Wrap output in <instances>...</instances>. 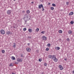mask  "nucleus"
Listing matches in <instances>:
<instances>
[{
    "mask_svg": "<svg viewBox=\"0 0 74 74\" xmlns=\"http://www.w3.org/2000/svg\"><path fill=\"white\" fill-rule=\"evenodd\" d=\"M48 57L49 59H52L55 62H58V59L56 58V56L55 55H48Z\"/></svg>",
    "mask_w": 74,
    "mask_h": 74,
    "instance_id": "1",
    "label": "nucleus"
},
{
    "mask_svg": "<svg viewBox=\"0 0 74 74\" xmlns=\"http://www.w3.org/2000/svg\"><path fill=\"white\" fill-rule=\"evenodd\" d=\"M26 13H27V14H26L25 15V16L24 18L27 21V19H30V15L29 14L30 13V11L29 10H28L27 11Z\"/></svg>",
    "mask_w": 74,
    "mask_h": 74,
    "instance_id": "2",
    "label": "nucleus"
},
{
    "mask_svg": "<svg viewBox=\"0 0 74 74\" xmlns=\"http://www.w3.org/2000/svg\"><path fill=\"white\" fill-rule=\"evenodd\" d=\"M42 40H44L45 41H46L47 39V38L45 36H43L42 37Z\"/></svg>",
    "mask_w": 74,
    "mask_h": 74,
    "instance_id": "3",
    "label": "nucleus"
},
{
    "mask_svg": "<svg viewBox=\"0 0 74 74\" xmlns=\"http://www.w3.org/2000/svg\"><path fill=\"white\" fill-rule=\"evenodd\" d=\"M0 32L2 34H3V35H4V34H5V31L3 29H2L0 31Z\"/></svg>",
    "mask_w": 74,
    "mask_h": 74,
    "instance_id": "4",
    "label": "nucleus"
},
{
    "mask_svg": "<svg viewBox=\"0 0 74 74\" xmlns=\"http://www.w3.org/2000/svg\"><path fill=\"white\" fill-rule=\"evenodd\" d=\"M17 61L18 62H22V59L21 58V59H19V58H18L17 59Z\"/></svg>",
    "mask_w": 74,
    "mask_h": 74,
    "instance_id": "5",
    "label": "nucleus"
},
{
    "mask_svg": "<svg viewBox=\"0 0 74 74\" xmlns=\"http://www.w3.org/2000/svg\"><path fill=\"white\" fill-rule=\"evenodd\" d=\"M59 67L60 68V69L61 70H62L63 69V67L61 65L59 66Z\"/></svg>",
    "mask_w": 74,
    "mask_h": 74,
    "instance_id": "6",
    "label": "nucleus"
},
{
    "mask_svg": "<svg viewBox=\"0 0 74 74\" xmlns=\"http://www.w3.org/2000/svg\"><path fill=\"white\" fill-rule=\"evenodd\" d=\"M43 5H42V4L39 5V8L40 9H41L42 7V8L43 7Z\"/></svg>",
    "mask_w": 74,
    "mask_h": 74,
    "instance_id": "7",
    "label": "nucleus"
},
{
    "mask_svg": "<svg viewBox=\"0 0 74 74\" xmlns=\"http://www.w3.org/2000/svg\"><path fill=\"white\" fill-rule=\"evenodd\" d=\"M26 50L27 52H30V51H31V49L29 48H27L26 49Z\"/></svg>",
    "mask_w": 74,
    "mask_h": 74,
    "instance_id": "8",
    "label": "nucleus"
},
{
    "mask_svg": "<svg viewBox=\"0 0 74 74\" xmlns=\"http://www.w3.org/2000/svg\"><path fill=\"white\" fill-rule=\"evenodd\" d=\"M14 45H13V47L14 48H15V47H16V44L15 43H13Z\"/></svg>",
    "mask_w": 74,
    "mask_h": 74,
    "instance_id": "9",
    "label": "nucleus"
},
{
    "mask_svg": "<svg viewBox=\"0 0 74 74\" xmlns=\"http://www.w3.org/2000/svg\"><path fill=\"white\" fill-rule=\"evenodd\" d=\"M73 14H74V13L73 12H71L69 13V15H73Z\"/></svg>",
    "mask_w": 74,
    "mask_h": 74,
    "instance_id": "10",
    "label": "nucleus"
},
{
    "mask_svg": "<svg viewBox=\"0 0 74 74\" xmlns=\"http://www.w3.org/2000/svg\"><path fill=\"white\" fill-rule=\"evenodd\" d=\"M55 49H56V50H59L60 49V47H56Z\"/></svg>",
    "mask_w": 74,
    "mask_h": 74,
    "instance_id": "11",
    "label": "nucleus"
},
{
    "mask_svg": "<svg viewBox=\"0 0 74 74\" xmlns=\"http://www.w3.org/2000/svg\"><path fill=\"white\" fill-rule=\"evenodd\" d=\"M28 32H29V33H31V32H32V29H28Z\"/></svg>",
    "mask_w": 74,
    "mask_h": 74,
    "instance_id": "12",
    "label": "nucleus"
},
{
    "mask_svg": "<svg viewBox=\"0 0 74 74\" xmlns=\"http://www.w3.org/2000/svg\"><path fill=\"white\" fill-rule=\"evenodd\" d=\"M68 33L69 34H71L72 33V31L70 30H69L68 32Z\"/></svg>",
    "mask_w": 74,
    "mask_h": 74,
    "instance_id": "13",
    "label": "nucleus"
},
{
    "mask_svg": "<svg viewBox=\"0 0 74 74\" xmlns=\"http://www.w3.org/2000/svg\"><path fill=\"white\" fill-rule=\"evenodd\" d=\"M11 59L13 60H15V58L14 56H12Z\"/></svg>",
    "mask_w": 74,
    "mask_h": 74,
    "instance_id": "14",
    "label": "nucleus"
},
{
    "mask_svg": "<svg viewBox=\"0 0 74 74\" xmlns=\"http://www.w3.org/2000/svg\"><path fill=\"white\" fill-rule=\"evenodd\" d=\"M6 34H7L8 35H9L10 34V31H7L6 32Z\"/></svg>",
    "mask_w": 74,
    "mask_h": 74,
    "instance_id": "15",
    "label": "nucleus"
},
{
    "mask_svg": "<svg viewBox=\"0 0 74 74\" xmlns=\"http://www.w3.org/2000/svg\"><path fill=\"white\" fill-rule=\"evenodd\" d=\"M10 66L11 67H13L14 66V65H13V64L12 63L10 64Z\"/></svg>",
    "mask_w": 74,
    "mask_h": 74,
    "instance_id": "16",
    "label": "nucleus"
},
{
    "mask_svg": "<svg viewBox=\"0 0 74 74\" xmlns=\"http://www.w3.org/2000/svg\"><path fill=\"white\" fill-rule=\"evenodd\" d=\"M59 33H60V34L62 33V30H59Z\"/></svg>",
    "mask_w": 74,
    "mask_h": 74,
    "instance_id": "17",
    "label": "nucleus"
},
{
    "mask_svg": "<svg viewBox=\"0 0 74 74\" xmlns=\"http://www.w3.org/2000/svg\"><path fill=\"white\" fill-rule=\"evenodd\" d=\"M70 23H71V24L72 25H73V24H74V21H72Z\"/></svg>",
    "mask_w": 74,
    "mask_h": 74,
    "instance_id": "18",
    "label": "nucleus"
},
{
    "mask_svg": "<svg viewBox=\"0 0 74 74\" xmlns=\"http://www.w3.org/2000/svg\"><path fill=\"white\" fill-rule=\"evenodd\" d=\"M47 46V47H51V44H50V43L48 44Z\"/></svg>",
    "mask_w": 74,
    "mask_h": 74,
    "instance_id": "19",
    "label": "nucleus"
},
{
    "mask_svg": "<svg viewBox=\"0 0 74 74\" xmlns=\"http://www.w3.org/2000/svg\"><path fill=\"white\" fill-rule=\"evenodd\" d=\"M7 14H10V10H8L7 12Z\"/></svg>",
    "mask_w": 74,
    "mask_h": 74,
    "instance_id": "20",
    "label": "nucleus"
},
{
    "mask_svg": "<svg viewBox=\"0 0 74 74\" xmlns=\"http://www.w3.org/2000/svg\"><path fill=\"white\" fill-rule=\"evenodd\" d=\"M52 6H53V7H56V5L54 3H53L52 4Z\"/></svg>",
    "mask_w": 74,
    "mask_h": 74,
    "instance_id": "21",
    "label": "nucleus"
},
{
    "mask_svg": "<svg viewBox=\"0 0 74 74\" xmlns=\"http://www.w3.org/2000/svg\"><path fill=\"white\" fill-rule=\"evenodd\" d=\"M38 31H39V28H37L36 29V32H38Z\"/></svg>",
    "mask_w": 74,
    "mask_h": 74,
    "instance_id": "22",
    "label": "nucleus"
},
{
    "mask_svg": "<svg viewBox=\"0 0 74 74\" xmlns=\"http://www.w3.org/2000/svg\"><path fill=\"white\" fill-rule=\"evenodd\" d=\"M50 8L51 10H54V8L53 7H51Z\"/></svg>",
    "mask_w": 74,
    "mask_h": 74,
    "instance_id": "23",
    "label": "nucleus"
},
{
    "mask_svg": "<svg viewBox=\"0 0 74 74\" xmlns=\"http://www.w3.org/2000/svg\"><path fill=\"white\" fill-rule=\"evenodd\" d=\"M1 52L2 53H4L5 52V51H4V50H2Z\"/></svg>",
    "mask_w": 74,
    "mask_h": 74,
    "instance_id": "24",
    "label": "nucleus"
},
{
    "mask_svg": "<svg viewBox=\"0 0 74 74\" xmlns=\"http://www.w3.org/2000/svg\"><path fill=\"white\" fill-rule=\"evenodd\" d=\"M23 31H24V32H25V31H26V28H24L23 29Z\"/></svg>",
    "mask_w": 74,
    "mask_h": 74,
    "instance_id": "25",
    "label": "nucleus"
},
{
    "mask_svg": "<svg viewBox=\"0 0 74 74\" xmlns=\"http://www.w3.org/2000/svg\"><path fill=\"white\" fill-rule=\"evenodd\" d=\"M44 65L45 66H47V64L46 63H45L44 64Z\"/></svg>",
    "mask_w": 74,
    "mask_h": 74,
    "instance_id": "26",
    "label": "nucleus"
},
{
    "mask_svg": "<svg viewBox=\"0 0 74 74\" xmlns=\"http://www.w3.org/2000/svg\"><path fill=\"white\" fill-rule=\"evenodd\" d=\"M46 51H49V48H47L46 49Z\"/></svg>",
    "mask_w": 74,
    "mask_h": 74,
    "instance_id": "27",
    "label": "nucleus"
},
{
    "mask_svg": "<svg viewBox=\"0 0 74 74\" xmlns=\"http://www.w3.org/2000/svg\"><path fill=\"white\" fill-rule=\"evenodd\" d=\"M66 40L67 41H70V39L69 38H67Z\"/></svg>",
    "mask_w": 74,
    "mask_h": 74,
    "instance_id": "28",
    "label": "nucleus"
},
{
    "mask_svg": "<svg viewBox=\"0 0 74 74\" xmlns=\"http://www.w3.org/2000/svg\"><path fill=\"white\" fill-rule=\"evenodd\" d=\"M21 57H24V56H23V55L22 54H21Z\"/></svg>",
    "mask_w": 74,
    "mask_h": 74,
    "instance_id": "29",
    "label": "nucleus"
},
{
    "mask_svg": "<svg viewBox=\"0 0 74 74\" xmlns=\"http://www.w3.org/2000/svg\"><path fill=\"white\" fill-rule=\"evenodd\" d=\"M15 64H18V62H15Z\"/></svg>",
    "mask_w": 74,
    "mask_h": 74,
    "instance_id": "30",
    "label": "nucleus"
},
{
    "mask_svg": "<svg viewBox=\"0 0 74 74\" xmlns=\"http://www.w3.org/2000/svg\"><path fill=\"white\" fill-rule=\"evenodd\" d=\"M39 62H41V61H42V60H41V59L40 58L39 59Z\"/></svg>",
    "mask_w": 74,
    "mask_h": 74,
    "instance_id": "31",
    "label": "nucleus"
},
{
    "mask_svg": "<svg viewBox=\"0 0 74 74\" xmlns=\"http://www.w3.org/2000/svg\"><path fill=\"white\" fill-rule=\"evenodd\" d=\"M42 8V11H44V7H43Z\"/></svg>",
    "mask_w": 74,
    "mask_h": 74,
    "instance_id": "32",
    "label": "nucleus"
},
{
    "mask_svg": "<svg viewBox=\"0 0 74 74\" xmlns=\"http://www.w3.org/2000/svg\"><path fill=\"white\" fill-rule=\"evenodd\" d=\"M66 5H69V3L68 2H67L66 3Z\"/></svg>",
    "mask_w": 74,
    "mask_h": 74,
    "instance_id": "33",
    "label": "nucleus"
},
{
    "mask_svg": "<svg viewBox=\"0 0 74 74\" xmlns=\"http://www.w3.org/2000/svg\"><path fill=\"white\" fill-rule=\"evenodd\" d=\"M41 33H42V34H44V31L43 32H41Z\"/></svg>",
    "mask_w": 74,
    "mask_h": 74,
    "instance_id": "34",
    "label": "nucleus"
},
{
    "mask_svg": "<svg viewBox=\"0 0 74 74\" xmlns=\"http://www.w3.org/2000/svg\"><path fill=\"white\" fill-rule=\"evenodd\" d=\"M28 38H31V37H30V36H28Z\"/></svg>",
    "mask_w": 74,
    "mask_h": 74,
    "instance_id": "35",
    "label": "nucleus"
},
{
    "mask_svg": "<svg viewBox=\"0 0 74 74\" xmlns=\"http://www.w3.org/2000/svg\"><path fill=\"white\" fill-rule=\"evenodd\" d=\"M50 4H51V3H49L48 4V5H49Z\"/></svg>",
    "mask_w": 74,
    "mask_h": 74,
    "instance_id": "36",
    "label": "nucleus"
},
{
    "mask_svg": "<svg viewBox=\"0 0 74 74\" xmlns=\"http://www.w3.org/2000/svg\"><path fill=\"white\" fill-rule=\"evenodd\" d=\"M25 23L24 24H26V21H25Z\"/></svg>",
    "mask_w": 74,
    "mask_h": 74,
    "instance_id": "37",
    "label": "nucleus"
},
{
    "mask_svg": "<svg viewBox=\"0 0 74 74\" xmlns=\"http://www.w3.org/2000/svg\"><path fill=\"white\" fill-rule=\"evenodd\" d=\"M64 60H67V59L66 58L64 59Z\"/></svg>",
    "mask_w": 74,
    "mask_h": 74,
    "instance_id": "38",
    "label": "nucleus"
},
{
    "mask_svg": "<svg viewBox=\"0 0 74 74\" xmlns=\"http://www.w3.org/2000/svg\"><path fill=\"white\" fill-rule=\"evenodd\" d=\"M23 13H25V11H23Z\"/></svg>",
    "mask_w": 74,
    "mask_h": 74,
    "instance_id": "39",
    "label": "nucleus"
},
{
    "mask_svg": "<svg viewBox=\"0 0 74 74\" xmlns=\"http://www.w3.org/2000/svg\"><path fill=\"white\" fill-rule=\"evenodd\" d=\"M31 3H32V4H33V3H34V2H31Z\"/></svg>",
    "mask_w": 74,
    "mask_h": 74,
    "instance_id": "40",
    "label": "nucleus"
},
{
    "mask_svg": "<svg viewBox=\"0 0 74 74\" xmlns=\"http://www.w3.org/2000/svg\"><path fill=\"white\" fill-rule=\"evenodd\" d=\"M72 72H73V73H74V71H73Z\"/></svg>",
    "mask_w": 74,
    "mask_h": 74,
    "instance_id": "41",
    "label": "nucleus"
},
{
    "mask_svg": "<svg viewBox=\"0 0 74 74\" xmlns=\"http://www.w3.org/2000/svg\"><path fill=\"white\" fill-rule=\"evenodd\" d=\"M12 74H15V73H12Z\"/></svg>",
    "mask_w": 74,
    "mask_h": 74,
    "instance_id": "42",
    "label": "nucleus"
},
{
    "mask_svg": "<svg viewBox=\"0 0 74 74\" xmlns=\"http://www.w3.org/2000/svg\"><path fill=\"white\" fill-rule=\"evenodd\" d=\"M28 45H30V44H29V43H28Z\"/></svg>",
    "mask_w": 74,
    "mask_h": 74,
    "instance_id": "43",
    "label": "nucleus"
},
{
    "mask_svg": "<svg viewBox=\"0 0 74 74\" xmlns=\"http://www.w3.org/2000/svg\"><path fill=\"white\" fill-rule=\"evenodd\" d=\"M14 0V1H15V0Z\"/></svg>",
    "mask_w": 74,
    "mask_h": 74,
    "instance_id": "44",
    "label": "nucleus"
}]
</instances>
